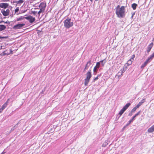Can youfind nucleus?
Returning a JSON list of instances; mask_svg holds the SVG:
<instances>
[{"label": "nucleus", "mask_w": 154, "mask_h": 154, "mask_svg": "<svg viewBox=\"0 0 154 154\" xmlns=\"http://www.w3.org/2000/svg\"><path fill=\"white\" fill-rule=\"evenodd\" d=\"M116 13L118 17L122 18L125 17V7L122 6L120 7L119 5H118L116 8Z\"/></svg>", "instance_id": "nucleus-1"}, {"label": "nucleus", "mask_w": 154, "mask_h": 154, "mask_svg": "<svg viewBox=\"0 0 154 154\" xmlns=\"http://www.w3.org/2000/svg\"><path fill=\"white\" fill-rule=\"evenodd\" d=\"M86 76L85 79L84 85L85 86H87L90 81L91 78L92 77L91 70H89L86 73Z\"/></svg>", "instance_id": "nucleus-2"}, {"label": "nucleus", "mask_w": 154, "mask_h": 154, "mask_svg": "<svg viewBox=\"0 0 154 154\" xmlns=\"http://www.w3.org/2000/svg\"><path fill=\"white\" fill-rule=\"evenodd\" d=\"M71 19L69 18H68L65 20L64 23V26L66 28H69L73 26V23L72 22H71Z\"/></svg>", "instance_id": "nucleus-3"}, {"label": "nucleus", "mask_w": 154, "mask_h": 154, "mask_svg": "<svg viewBox=\"0 0 154 154\" xmlns=\"http://www.w3.org/2000/svg\"><path fill=\"white\" fill-rule=\"evenodd\" d=\"M131 103H128L123 107L119 113V114L120 115V116H122V115L123 113L131 105Z\"/></svg>", "instance_id": "nucleus-4"}, {"label": "nucleus", "mask_w": 154, "mask_h": 154, "mask_svg": "<svg viewBox=\"0 0 154 154\" xmlns=\"http://www.w3.org/2000/svg\"><path fill=\"white\" fill-rule=\"evenodd\" d=\"M25 19L29 21V23H33L35 20V18L31 15H29L27 17H25Z\"/></svg>", "instance_id": "nucleus-5"}, {"label": "nucleus", "mask_w": 154, "mask_h": 154, "mask_svg": "<svg viewBox=\"0 0 154 154\" xmlns=\"http://www.w3.org/2000/svg\"><path fill=\"white\" fill-rule=\"evenodd\" d=\"M25 25L24 23L18 24L14 25L13 27V29H20Z\"/></svg>", "instance_id": "nucleus-6"}, {"label": "nucleus", "mask_w": 154, "mask_h": 154, "mask_svg": "<svg viewBox=\"0 0 154 154\" xmlns=\"http://www.w3.org/2000/svg\"><path fill=\"white\" fill-rule=\"evenodd\" d=\"M1 12L4 16H7L9 14L10 11L9 9H7L6 10L2 9Z\"/></svg>", "instance_id": "nucleus-7"}, {"label": "nucleus", "mask_w": 154, "mask_h": 154, "mask_svg": "<svg viewBox=\"0 0 154 154\" xmlns=\"http://www.w3.org/2000/svg\"><path fill=\"white\" fill-rule=\"evenodd\" d=\"M46 3L45 2H42L41 3L39 6V7L40 9L45 10V9L46 7Z\"/></svg>", "instance_id": "nucleus-8"}, {"label": "nucleus", "mask_w": 154, "mask_h": 154, "mask_svg": "<svg viewBox=\"0 0 154 154\" xmlns=\"http://www.w3.org/2000/svg\"><path fill=\"white\" fill-rule=\"evenodd\" d=\"M9 6V4L7 3H0V7L4 9H6Z\"/></svg>", "instance_id": "nucleus-9"}, {"label": "nucleus", "mask_w": 154, "mask_h": 154, "mask_svg": "<svg viewBox=\"0 0 154 154\" xmlns=\"http://www.w3.org/2000/svg\"><path fill=\"white\" fill-rule=\"evenodd\" d=\"M3 54L4 55H8L11 54L13 53V51L11 49H10V52H8L7 50H6L4 51L3 52Z\"/></svg>", "instance_id": "nucleus-10"}, {"label": "nucleus", "mask_w": 154, "mask_h": 154, "mask_svg": "<svg viewBox=\"0 0 154 154\" xmlns=\"http://www.w3.org/2000/svg\"><path fill=\"white\" fill-rule=\"evenodd\" d=\"M153 45V42H152L148 45L147 49V52L148 53H149L150 52Z\"/></svg>", "instance_id": "nucleus-11"}, {"label": "nucleus", "mask_w": 154, "mask_h": 154, "mask_svg": "<svg viewBox=\"0 0 154 154\" xmlns=\"http://www.w3.org/2000/svg\"><path fill=\"white\" fill-rule=\"evenodd\" d=\"M91 61L89 60L88 62H87V64L85 65V67L84 68V70H86L88 69L90 65H91Z\"/></svg>", "instance_id": "nucleus-12"}, {"label": "nucleus", "mask_w": 154, "mask_h": 154, "mask_svg": "<svg viewBox=\"0 0 154 154\" xmlns=\"http://www.w3.org/2000/svg\"><path fill=\"white\" fill-rule=\"evenodd\" d=\"M148 132L151 133L154 131V125L151 126L147 130Z\"/></svg>", "instance_id": "nucleus-13"}, {"label": "nucleus", "mask_w": 154, "mask_h": 154, "mask_svg": "<svg viewBox=\"0 0 154 154\" xmlns=\"http://www.w3.org/2000/svg\"><path fill=\"white\" fill-rule=\"evenodd\" d=\"M9 100H10V99H8L7 100L6 102L1 107V108L3 110H4L5 108V107H7V105H8V101Z\"/></svg>", "instance_id": "nucleus-14"}, {"label": "nucleus", "mask_w": 154, "mask_h": 154, "mask_svg": "<svg viewBox=\"0 0 154 154\" xmlns=\"http://www.w3.org/2000/svg\"><path fill=\"white\" fill-rule=\"evenodd\" d=\"M6 28V26L4 25H0V32L2 31Z\"/></svg>", "instance_id": "nucleus-15"}, {"label": "nucleus", "mask_w": 154, "mask_h": 154, "mask_svg": "<svg viewBox=\"0 0 154 154\" xmlns=\"http://www.w3.org/2000/svg\"><path fill=\"white\" fill-rule=\"evenodd\" d=\"M153 58L151 56L148 58L146 60L145 62L147 63H149L151 61V60L153 59Z\"/></svg>", "instance_id": "nucleus-16"}, {"label": "nucleus", "mask_w": 154, "mask_h": 154, "mask_svg": "<svg viewBox=\"0 0 154 154\" xmlns=\"http://www.w3.org/2000/svg\"><path fill=\"white\" fill-rule=\"evenodd\" d=\"M133 60H131V59H130L127 62V63H126L128 66H129V65H130L132 64L133 61Z\"/></svg>", "instance_id": "nucleus-17"}, {"label": "nucleus", "mask_w": 154, "mask_h": 154, "mask_svg": "<svg viewBox=\"0 0 154 154\" xmlns=\"http://www.w3.org/2000/svg\"><path fill=\"white\" fill-rule=\"evenodd\" d=\"M137 6V4H136V3H133L131 7L133 8V9L134 10H135L136 9Z\"/></svg>", "instance_id": "nucleus-18"}, {"label": "nucleus", "mask_w": 154, "mask_h": 154, "mask_svg": "<svg viewBox=\"0 0 154 154\" xmlns=\"http://www.w3.org/2000/svg\"><path fill=\"white\" fill-rule=\"evenodd\" d=\"M126 70V69H125L123 67V68L120 71L121 72H119V73L120 72L121 73V75H123V73Z\"/></svg>", "instance_id": "nucleus-19"}, {"label": "nucleus", "mask_w": 154, "mask_h": 154, "mask_svg": "<svg viewBox=\"0 0 154 154\" xmlns=\"http://www.w3.org/2000/svg\"><path fill=\"white\" fill-rule=\"evenodd\" d=\"M23 0H20L18 1H16L15 3H16L17 4H22L23 2Z\"/></svg>", "instance_id": "nucleus-20"}, {"label": "nucleus", "mask_w": 154, "mask_h": 154, "mask_svg": "<svg viewBox=\"0 0 154 154\" xmlns=\"http://www.w3.org/2000/svg\"><path fill=\"white\" fill-rule=\"evenodd\" d=\"M135 118V117L134 116H133V117L132 118V119H131L129 121V123L128 124H127V125H129L131 122H132L133 121L134 119Z\"/></svg>", "instance_id": "nucleus-21"}, {"label": "nucleus", "mask_w": 154, "mask_h": 154, "mask_svg": "<svg viewBox=\"0 0 154 154\" xmlns=\"http://www.w3.org/2000/svg\"><path fill=\"white\" fill-rule=\"evenodd\" d=\"M25 17H24L23 16H21L19 18H17V21H19L21 20H23L24 18H25Z\"/></svg>", "instance_id": "nucleus-22"}, {"label": "nucleus", "mask_w": 154, "mask_h": 154, "mask_svg": "<svg viewBox=\"0 0 154 154\" xmlns=\"http://www.w3.org/2000/svg\"><path fill=\"white\" fill-rule=\"evenodd\" d=\"M148 63L145 61L144 63L141 65V68L143 69V68L147 65Z\"/></svg>", "instance_id": "nucleus-23"}, {"label": "nucleus", "mask_w": 154, "mask_h": 154, "mask_svg": "<svg viewBox=\"0 0 154 154\" xmlns=\"http://www.w3.org/2000/svg\"><path fill=\"white\" fill-rule=\"evenodd\" d=\"M108 143H107V142L105 141L103 143L102 145V146H103V147H105L108 145Z\"/></svg>", "instance_id": "nucleus-24"}, {"label": "nucleus", "mask_w": 154, "mask_h": 154, "mask_svg": "<svg viewBox=\"0 0 154 154\" xmlns=\"http://www.w3.org/2000/svg\"><path fill=\"white\" fill-rule=\"evenodd\" d=\"M137 108H138V107L136 106L131 110V112H134Z\"/></svg>", "instance_id": "nucleus-25"}, {"label": "nucleus", "mask_w": 154, "mask_h": 154, "mask_svg": "<svg viewBox=\"0 0 154 154\" xmlns=\"http://www.w3.org/2000/svg\"><path fill=\"white\" fill-rule=\"evenodd\" d=\"M37 13V11H31V14H33L34 15H35Z\"/></svg>", "instance_id": "nucleus-26"}, {"label": "nucleus", "mask_w": 154, "mask_h": 154, "mask_svg": "<svg viewBox=\"0 0 154 154\" xmlns=\"http://www.w3.org/2000/svg\"><path fill=\"white\" fill-rule=\"evenodd\" d=\"M100 62H97L95 66L97 68H99L100 67Z\"/></svg>", "instance_id": "nucleus-27"}, {"label": "nucleus", "mask_w": 154, "mask_h": 154, "mask_svg": "<svg viewBox=\"0 0 154 154\" xmlns=\"http://www.w3.org/2000/svg\"><path fill=\"white\" fill-rule=\"evenodd\" d=\"M98 68H97V67H96L95 66L94 67V69H93V71L94 72H97L98 69Z\"/></svg>", "instance_id": "nucleus-28"}, {"label": "nucleus", "mask_w": 154, "mask_h": 154, "mask_svg": "<svg viewBox=\"0 0 154 154\" xmlns=\"http://www.w3.org/2000/svg\"><path fill=\"white\" fill-rule=\"evenodd\" d=\"M44 11V10H43L40 8V10L38 12V14L39 15L42 12H43Z\"/></svg>", "instance_id": "nucleus-29"}, {"label": "nucleus", "mask_w": 154, "mask_h": 154, "mask_svg": "<svg viewBox=\"0 0 154 154\" xmlns=\"http://www.w3.org/2000/svg\"><path fill=\"white\" fill-rule=\"evenodd\" d=\"M146 101V99L143 98V99L140 102L142 104L144 103Z\"/></svg>", "instance_id": "nucleus-30"}, {"label": "nucleus", "mask_w": 154, "mask_h": 154, "mask_svg": "<svg viewBox=\"0 0 154 154\" xmlns=\"http://www.w3.org/2000/svg\"><path fill=\"white\" fill-rule=\"evenodd\" d=\"M19 11V8L17 7L14 10L15 13H17Z\"/></svg>", "instance_id": "nucleus-31"}, {"label": "nucleus", "mask_w": 154, "mask_h": 154, "mask_svg": "<svg viewBox=\"0 0 154 154\" xmlns=\"http://www.w3.org/2000/svg\"><path fill=\"white\" fill-rule=\"evenodd\" d=\"M100 76V75H98L94 79V80L95 81L97 80L98 79V77Z\"/></svg>", "instance_id": "nucleus-32"}, {"label": "nucleus", "mask_w": 154, "mask_h": 154, "mask_svg": "<svg viewBox=\"0 0 154 154\" xmlns=\"http://www.w3.org/2000/svg\"><path fill=\"white\" fill-rule=\"evenodd\" d=\"M142 104L140 102L136 106L137 107H138V108Z\"/></svg>", "instance_id": "nucleus-33"}, {"label": "nucleus", "mask_w": 154, "mask_h": 154, "mask_svg": "<svg viewBox=\"0 0 154 154\" xmlns=\"http://www.w3.org/2000/svg\"><path fill=\"white\" fill-rule=\"evenodd\" d=\"M140 111L138 112L134 116V117L135 118L140 113Z\"/></svg>", "instance_id": "nucleus-34"}, {"label": "nucleus", "mask_w": 154, "mask_h": 154, "mask_svg": "<svg viewBox=\"0 0 154 154\" xmlns=\"http://www.w3.org/2000/svg\"><path fill=\"white\" fill-rule=\"evenodd\" d=\"M135 57V54H134L131 57V58L130 59H131V60H134V58Z\"/></svg>", "instance_id": "nucleus-35"}, {"label": "nucleus", "mask_w": 154, "mask_h": 154, "mask_svg": "<svg viewBox=\"0 0 154 154\" xmlns=\"http://www.w3.org/2000/svg\"><path fill=\"white\" fill-rule=\"evenodd\" d=\"M104 61V60H101L100 62L101 63L102 65L103 66H104V64L105 62H104V63H103V62Z\"/></svg>", "instance_id": "nucleus-36"}, {"label": "nucleus", "mask_w": 154, "mask_h": 154, "mask_svg": "<svg viewBox=\"0 0 154 154\" xmlns=\"http://www.w3.org/2000/svg\"><path fill=\"white\" fill-rule=\"evenodd\" d=\"M10 0H2L3 2H9Z\"/></svg>", "instance_id": "nucleus-37"}, {"label": "nucleus", "mask_w": 154, "mask_h": 154, "mask_svg": "<svg viewBox=\"0 0 154 154\" xmlns=\"http://www.w3.org/2000/svg\"><path fill=\"white\" fill-rule=\"evenodd\" d=\"M153 58L154 57V52L150 55Z\"/></svg>", "instance_id": "nucleus-38"}, {"label": "nucleus", "mask_w": 154, "mask_h": 154, "mask_svg": "<svg viewBox=\"0 0 154 154\" xmlns=\"http://www.w3.org/2000/svg\"><path fill=\"white\" fill-rule=\"evenodd\" d=\"M3 110L1 108H0V113Z\"/></svg>", "instance_id": "nucleus-39"}, {"label": "nucleus", "mask_w": 154, "mask_h": 154, "mask_svg": "<svg viewBox=\"0 0 154 154\" xmlns=\"http://www.w3.org/2000/svg\"><path fill=\"white\" fill-rule=\"evenodd\" d=\"M7 23V22H5L4 21H2L0 22V23Z\"/></svg>", "instance_id": "nucleus-40"}, {"label": "nucleus", "mask_w": 154, "mask_h": 154, "mask_svg": "<svg viewBox=\"0 0 154 154\" xmlns=\"http://www.w3.org/2000/svg\"><path fill=\"white\" fill-rule=\"evenodd\" d=\"M6 153V152L3 151L1 154H5Z\"/></svg>", "instance_id": "nucleus-41"}, {"label": "nucleus", "mask_w": 154, "mask_h": 154, "mask_svg": "<svg viewBox=\"0 0 154 154\" xmlns=\"http://www.w3.org/2000/svg\"><path fill=\"white\" fill-rule=\"evenodd\" d=\"M5 38V37H2V36H0V39L3 38Z\"/></svg>", "instance_id": "nucleus-42"}, {"label": "nucleus", "mask_w": 154, "mask_h": 154, "mask_svg": "<svg viewBox=\"0 0 154 154\" xmlns=\"http://www.w3.org/2000/svg\"><path fill=\"white\" fill-rule=\"evenodd\" d=\"M3 47V46H1V49H4V48H2Z\"/></svg>", "instance_id": "nucleus-43"}, {"label": "nucleus", "mask_w": 154, "mask_h": 154, "mask_svg": "<svg viewBox=\"0 0 154 154\" xmlns=\"http://www.w3.org/2000/svg\"><path fill=\"white\" fill-rule=\"evenodd\" d=\"M90 1H91V2L92 1V0H90Z\"/></svg>", "instance_id": "nucleus-44"}, {"label": "nucleus", "mask_w": 154, "mask_h": 154, "mask_svg": "<svg viewBox=\"0 0 154 154\" xmlns=\"http://www.w3.org/2000/svg\"><path fill=\"white\" fill-rule=\"evenodd\" d=\"M58 0H57V1H58Z\"/></svg>", "instance_id": "nucleus-45"}]
</instances>
